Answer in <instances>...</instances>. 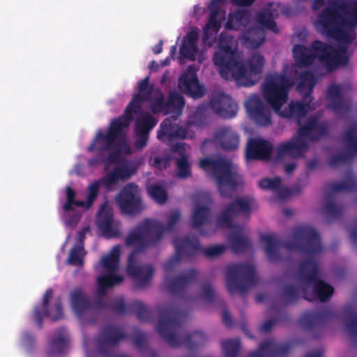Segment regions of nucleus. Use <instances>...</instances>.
<instances>
[{"instance_id": "obj_1", "label": "nucleus", "mask_w": 357, "mask_h": 357, "mask_svg": "<svg viewBox=\"0 0 357 357\" xmlns=\"http://www.w3.org/2000/svg\"><path fill=\"white\" fill-rule=\"evenodd\" d=\"M294 241L281 243L274 234H264L260 237L261 241L266 243L265 251L271 261H278L281 257L279 252L280 246L291 251L296 250L301 255L309 257L303 260L298 268V278L301 284L312 285L313 290L308 292L304 289L305 299L312 301L316 299L321 302L329 301L333 294V287L319 278V268L314 257L322 252L321 237L312 226H299L293 232Z\"/></svg>"}, {"instance_id": "obj_2", "label": "nucleus", "mask_w": 357, "mask_h": 357, "mask_svg": "<svg viewBox=\"0 0 357 357\" xmlns=\"http://www.w3.org/2000/svg\"><path fill=\"white\" fill-rule=\"evenodd\" d=\"M220 74L226 80L234 79L244 86L256 84L261 76L264 65V57L257 52L252 53L245 62L240 61L234 38L222 32L218 45L213 57Z\"/></svg>"}, {"instance_id": "obj_3", "label": "nucleus", "mask_w": 357, "mask_h": 357, "mask_svg": "<svg viewBox=\"0 0 357 357\" xmlns=\"http://www.w3.org/2000/svg\"><path fill=\"white\" fill-rule=\"evenodd\" d=\"M357 24V0H334L317 15L316 29L323 35L351 44L354 37L347 31Z\"/></svg>"}, {"instance_id": "obj_4", "label": "nucleus", "mask_w": 357, "mask_h": 357, "mask_svg": "<svg viewBox=\"0 0 357 357\" xmlns=\"http://www.w3.org/2000/svg\"><path fill=\"white\" fill-rule=\"evenodd\" d=\"M159 314L157 331L170 346L184 345L189 350H195L206 342L207 337L201 331H195L183 337L178 335L184 314L175 305L161 307Z\"/></svg>"}, {"instance_id": "obj_5", "label": "nucleus", "mask_w": 357, "mask_h": 357, "mask_svg": "<svg viewBox=\"0 0 357 357\" xmlns=\"http://www.w3.org/2000/svg\"><path fill=\"white\" fill-rule=\"evenodd\" d=\"M111 121L106 132L99 130L89 146V152H96V155L87 162L89 167H93L104 163L106 167L111 164L116 163L120 157L123 147L129 148L126 143H120L119 141L125 136V129Z\"/></svg>"}, {"instance_id": "obj_6", "label": "nucleus", "mask_w": 357, "mask_h": 357, "mask_svg": "<svg viewBox=\"0 0 357 357\" xmlns=\"http://www.w3.org/2000/svg\"><path fill=\"white\" fill-rule=\"evenodd\" d=\"M181 219L178 210L171 212L167 222L162 223L151 220L139 222L126 238L127 246L137 245L140 251L157 245L162 238L165 231H172Z\"/></svg>"}, {"instance_id": "obj_7", "label": "nucleus", "mask_w": 357, "mask_h": 357, "mask_svg": "<svg viewBox=\"0 0 357 357\" xmlns=\"http://www.w3.org/2000/svg\"><path fill=\"white\" fill-rule=\"evenodd\" d=\"M173 244L175 247V255L163 264V269L166 273L171 272L185 257L189 258L199 251L206 257L213 258L220 256L225 250V246L223 245H215L202 249L197 236H176L173 240Z\"/></svg>"}, {"instance_id": "obj_8", "label": "nucleus", "mask_w": 357, "mask_h": 357, "mask_svg": "<svg viewBox=\"0 0 357 357\" xmlns=\"http://www.w3.org/2000/svg\"><path fill=\"white\" fill-rule=\"evenodd\" d=\"M199 165L204 170H211L222 197H230L227 188L234 191L242 181L241 176L235 171L232 163L224 158H204L201 160Z\"/></svg>"}, {"instance_id": "obj_9", "label": "nucleus", "mask_w": 357, "mask_h": 357, "mask_svg": "<svg viewBox=\"0 0 357 357\" xmlns=\"http://www.w3.org/2000/svg\"><path fill=\"white\" fill-rule=\"evenodd\" d=\"M294 83L284 74L273 73L268 75L263 84V95L275 113L288 100L290 89Z\"/></svg>"}, {"instance_id": "obj_10", "label": "nucleus", "mask_w": 357, "mask_h": 357, "mask_svg": "<svg viewBox=\"0 0 357 357\" xmlns=\"http://www.w3.org/2000/svg\"><path fill=\"white\" fill-rule=\"evenodd\" d=\"M226 277L227 289L231 294L238 291L243 294L257 282L255 266L248 263L229 266Z\"/></svg>"}, {"instance_id": "obj_11", "label": "nucleus", "mask_w": 357, "mask_h": 357, "mask_svg": "<svg viewBox=\"0 0 357 357\" xmlns=\"http://www.w3.org/2000/svg\"><path fill=\"white\" fill-rule=\"evenodd\" d=\"M154 91V86L150 83L149 77L147 76L140 80L137 83V93L133 95L125 109L124 114L112 121L123 129L128 128L134 119V115L139 114L142 110L144 102L151 100Z\"/></svg>"}, {"instance_id": "obj_12", "label": "nucleus", "mask_w": 357, "mask_h": 357, "mask_svg": "<svg viewBox=\"0 0 357 357\" xmlns=\"http://www.w3.org/2000/svg\"><path fill=\"white\" fill-rule=\"evenodd\" d=\"M116 202L123 213L137 215L143 210L142 198L137 185H126L116 197Z\"/></svg>"}, {"instance_id": "obj_13", "label": "nucleus", "mask_w": 357, "mask_h": 357, "mask_svg": "<svg viewBox=\"0 0 357 357\" xmlns=\"http://www.w3.org/2000/svg\"><path fill=\"white\" fill-rule=\"evenodd\" d=\"M52 296L53 289H47L43 296L42 304L34 307L32 314L33 319L40 329L43 328V317H51L53 321L60 320L63 317L62 302L60 297L56 298L53 306L49 307L50 301Z\"/></svg>"}, {"instance_id": "obj_14", "label": "nucleus", "mask_w": 357, "mask_h": 357, "mask_svg": "<svg viewBox=\"0 0 357 357\" xmlns=\"http://www.w3.org/2000/svg\"><path fill=\"white\" fill-rule=\"evenodd\" d=\"M252 200L248 197H238L225 206L216 218L217 225L221 227H233V218L243 213L251 212Z\"/></svg>"}, {"instance_id": "obj_15", "label": "nucleus", "mask_w": 357, "mask_h": 357, "mask_svg": "<svg viewBox=\"0 0 357 357\" xmlns=\"http://www.w3.org/2000/svg\"><path fill=\"white\" fill-rule=\"evenodd\" d=\"M356 188V182L352 176H348L342 181L331 183L327 185L326 199L328 202L324 206L326 214L331 218H339L343 213L344 208L332 202L333 194L339 192H352Z\"/></svg>"}, {"instance_id": "obj_16", "label": "nucleus", "mask_w": 357, "mask_h": 357, "mask_svg": "<svg viewBox=\"0 0 357 357\" xmlns=\"http://www.w3.org/2000/svg\"><path fill=\"white\" fill-rule=\"evenodd\" d=\"M126 338L127 334L119 326L107 325L101 330L97 337V350L100 354L107 355Z\"/></svg>"}, {"instance_id": "obj_17", "label": "nucleus", "mask_w": 357, "mask_h": 357, "mask_svg": "<svg viewBox=\"0 0 357 357\" xmlns=\"http://www.w3.org/2000/svg\"><path fill=\"white\" fill-rule=\"evenodd\" d=\"M127 273L136 280L138 288H143L150 284L153 275L154 268L150 264H138L137 263V253L133 251L128 257Z\"/></svg>"}, {"instance_id": "obj_18", "label": "nucleus", "mask_w": 357, "mask_h": 357, "mask_svg": "<svg viewBox=\"0 0 357 357\" xmlns=\"http://www.w3.org/2000/svg\"><path fill=\"white\" fill-rule=\"evenodd\" d=\"M198 274V271L192 268L174 278H165L166 288L172 296L183 297L188 287L197 280Z\"/></svg>"}, {"instance_id": "obj_19", "label": "nucleus", "mask_w": 357, "mask_h": 357, "mask_svg": "<svg viewBox=\"0 0 357 357\" xmlns=\"http://www.w3.org/2000/svg\"><path fill=\"white\" fill-rule=\"evenodd\" d=\"M178 86L183 93L193 98H202L205 94V89L199 82L197 70L194 66H190L182 74L178 79Z\"/></svg>"}, {"instance_id": "obj_20", "label": "nucleus", "mask_w": 357, "mask_h": 357, "mask_svg": "<svg viewBox=\"0 0 357 357\" xmlns=\"http://www.w3.org/2000/svg\"><path fill=\"white\" fill-rule=\"evenodd\" d=\"M343 87L341 85L332 84L328 86L327 98L329 103L327 108L331 109L335 115L343 116L351 109V102L343 96Z\"/></svg>"}, {"instance_id": "obj_21", "label": "nucleus", "mask_w": 357, "mask_h": 357, "mask_svg": "<svg viewBox=\"0 0 357 357\" xmlns=\"http://www.w3.org/2000/svg\"><path fill=\"white\" fill-rule=\"evenodd\" d=\"M294 347L292 341L278 342L268 339L261 342L259 349L250 354L248 357H283L287 356Z\"/></svg>"}, {"instance_id": "obj_22", "label": "nucleus", "mask_w": 357, "mask_h": 357, "mask_svg": "<svg viewBox=\"0 0 357 357\" xmlns=\"http://www.w3.org/2000/svg\"><path fill=\"white\" fill-rule=\"evenodd\" d=\"M312 100H305V96H303L302 100L290 101L287 107L284 109L280 108V111L276 114L281 117L294 120L300 126L302 120L306 117L309 112L315 109V107L312 105Z\"/></svg>"}, {"instance_id": "obj_23", "label": "nucleus", "mask_w": 357, "mask_h": 357, "mask_svg": "<svg viewBox=\"0 0 357 357\" xmlns=\"http://www.w3.org/2000/svg\"><path fill=\"white\" fill-rule=\"evenodd\" d=\"M344 137L349 151L333 155L329 160L331 167H336L349 162L357 154V123H354L346 130Z\"/></svg>"}, {"instance_id": "obj_24", "label": "nucleus", "mask_w": 357, "mask_h": 357, "mask_svg": "<svg viewBox=\"0 0 357 357\" xmlns=\"http://www.w3.org/2000/svg\"><path fill=\"white\" fill-rule=\"evenodd\" d=\"M336 317V313L329 307L305 312L300 322L306 329L321 328L326 321Z\"/></svg>"}, {"instance_id": "obj_25", "label": "nucleus", "mask_w": 357, "mask_h": 357, "mask_svg": "<svg viewBox=\"0 0 357 357\" xmlns=\"http://www.w3.org/2000/svg\"><path fill=\"white\" fill-rule=\"evenodd\" d=\"M174 116L165 119L160 125L158 138L162 142L169 143L178 139H185L188 134L185 128L177 123Z\"/></svg>"}, {"instance_id": "obj_26", "label": "nucleus", "mask_w": 357, "mask_h": 357, "mask_svg": "<svg viewBox=\"0 0 357 357\" xmlns=\"http://www.w3.org/2000/svg\"><path fill=\"white\" fill-rule=\"evenodd\" d=\"M208 105L215 114L224 119L234 117L238 111V105L223 92L213 95Z\"/></svg>"}, {"instance_id": "obj_27", "label": "nucleus", "mask_w": 357, "mask_h": 357, "mask_svg": "<svg viewBox=\"0 0 357 357\" xmlns=\"http://www.w3.org/2000/svg\"><path fill=\"white\" fill-rule=\"evenodd\" d=\"M249 116L258 125L267 126L271 123L270 111L257 96H252L245 102Z\"/></svg>"}, {"instance_id": "obj_28", "label": "nucleus", "mask_w": 357, "mask_h": 357, "mask_svg": "<svg viewBox=\"0 0 357 357\" xmlns=\"http://www.w3.org/2000/svg\"><path fill=\"white\" fill-rule=\"evenodd\" d=\"M213 142L222 150L231 151L238 148L240 137L238 132L231 126H223L215 130Z\"/></svg>"}, {"instance_id": "obj_29", "label": "nucleus", "mask_w": 357, "mask_h": 357, "mask_svg": "<svg viewBox=\"0 0 357 357\" xmlns=\"http://www.w3.org/2000/svg\"><path fill=\"white\" fill-rule=\"evenodd\" d=\"M272 151L273 146L271 142L261 139H252L248 144L245 157L248 160L267 161L271 159Z\"/></svg>"}, {"instance_id": "obj_30", "label": "nucleus", "mask_w": 357, "mask_h": 357, "mask_svg": "<svg viewBox=\"0 0 357 357\" xmlns=\"http://www.w3.org/2000/svg\"><path fill=\"white\" fill-rule=\"evenodd\" d=\"M308 149V145L303 137L295 140L285 142L280 144L276 149L275 160H280L285 155L293 158L301 156Z\"/></svg>"}, {"instance_id": "obj_31", "label": "nucleus", "mask_w": 357, "mask_h": 357, "mask_svg": "<svg viewBox=\"0 0 357 357\" xmlns=\"http://www.w3.org/2000/svg\"><path fill=\"white\" fill-rule=\"evenodd\" d=\"M328 130L326 123H320L317 118H309L305 124L300 125L298 135L311 141H317L324 137Z\"/></svg>"}, {"instance_id": "obj_32", "label": "nucleus", "mask_w": 357, "mask_h": 357, "mask_svg": "<svg viewBox=\"0 0 357 357\" xmlns=\"http://www.w3.org/2000/svg\"><path fill=\"white\" fill-rule=\"evenodd\" d=\"M70 301L74 312L79 317L92 311L94 307L97 308L81 288H75L70 292Z\"/></svg>"}, {"instance_id": "obj_33", "label": "nucleus", "mask_w": 357, "mask_h": 357, "mask_svg": "<svg viewBox=\"0 0 357 357\" xmlns=\"http://www.w3.org/2000/svg\"><path fill=\"white\" fill-rule=\"evenodd\" d=\"M69 335L65 327L56 330V335L49 342L46 354L48 356L63 354L68 347Z\"/></svg>"}, {"instance_id": "obj_34", "label": "nucleus", "mask_w": 357, "mask_h": 357, "mask_svg": "<svg viewBox=\"0 0 357 357\" xmlns=\"http://www.w3.org/2000/svg\"><path fill=\"white\" fill-rule=\"evenodd\" d=\"M98 222L100 229L107 238L118 237L119 230L113 227L112 214L106 203L101 205L98 214Z\"/></svg>"}, {"instance_id": "obj_35", "label": "nucleus", "mask_w": 357, "mask_h": 357, "mask_svg": "<svg viewBox=\"0 0 357 357\" xmlns=\"http://www.w3.org/2000/svg\"><path fill=\"white\" fill-rule=\"evenodd\" d=\"M251 13L248 9H236L228 15L225 29L227 30H241L249 24Z\"/></svg>"}, {"instance_id": "obj_36", "label": "nucleus", "mask_w": 357, "mask_h": 357, "mask_svg": "<svg viewBox=\"0 0 357 357\" xmlns=\"http://www.w3.org/2000/svg\"><path fill=\"white\" fill-rule=\"evenodd\" d=\"M199 34L196 29H192L184 36L180 47L181 55L191 61H195L198 52L197 42Z\"/></svg>"}, {"instance_id": "obj_37", "label": "nucleus", "mask_w": 357, "mask_h": 357, "mask_svg": "<svg viewBox=\"0 0 357 357\" xmlns=\"http://www.w3.org/2000/svg\"><path fill=\"white\" fill-rule=\"evenodd\" d=\"M337 41L340 44L337 48L333 47L329 60L326 66L331 70L339 66H345L349 63L348 45L349 44L345 42Z\"/></svg>"}, {"instance_id": "obj_38", "label": "nucleus", "mask_w": 357, "mask_h": 357, "mask_svg": "<svg viewBox=\"0 0 357 357\" xmlns=\"http://www.w3.org/2000/svg\"><path fill=\"white\" fill-rule=\"evenodd\" d=\"M315 84L316 77L314 73L310 70H305L299 76L297 90L303 96H305V100H313L312 93Z\"/></svg>"}, {"instance_id": "obj_39", "label": "nucleus", "mask_w": 357, "mask_h": 357, "mask_svg": "<svg viewBox=\"0 0 357 357\" xmlns=\"http://www.w3.org/2000/svg\"><path fill=\"white\" fill-rule=\"evenodd\" d=\"M185 99L182 95L176 91L169 92L166 100L165 114H172L175 118L181 115L185 106Z\"/></svg>"}, {"instance_id": "obj_40", "label": "nucleus", "mask_w": 357, "mask_h": 357, "mask_svg": "<svg viewBox=\"0 0 357 357\" xmlns=\"http://www.w3.org/2000/svg\"><path fill=\"white\" fill-rule=\"evenodd\" d=\"M123 280V277L112 273H108L100 275L97 278V294L102 298L106 294L107 289L114 287L115 285L121 284Z\"/></svg>"}, {"instance_id": "obj_41", "label": "nucleus", "mask_w": 357, "mask_h": 357, "mask_svg": "<svg viewBox=\"0 0 357 357\" xmlns=\"http://www.w3.org/2000/svg\"><path fill=\"white\" fill-rule=\"evenodd\" d=\"M278 16L277 11L271 8H265L261 10L257 15V21L262 29H268L278 33L279 30L275 21Z\"/></svg>"}, {"instance_id": "obj_42", "label": "nucleus", "mask_w": 357, "mask_h": 357, "mask_svg": "<svg viewBox=\"0 0 357 357\" xmlns=\"http://www.w3.org/2000/svg\"><path fill=\"white\" fill-rule=\"evenodd\" d=\"M95 305L98 309H109L117 314L131 312L130 303L127 305L122 296L116 298L109 304L106 303L102 298H98L95 301Z\"/></svg>"}, {"instance_id": "obj_43", "label": "nucleus", "mask_w": 357, "mask_h": 357, "mask_svg": "<svg viewBox=\"0 0 357 357\" xmlns=\"http://www.w3.org/2000/svg\"><path fill=\"white\" fill-rule=\"evenodd\" d=\"M293 55L298 68L308 67L314 62L310 47H307L304 45H294Z\"/></svg>"}, {"instance_id": "obj_44", "label": "nucleus", "mask_w": 357, "mask_h": 357, "mask_svg": "<svg viewBox=\"0 0 357 357\" xmlns=\"http://www.w3.org/2000/svg\"><path fill=\"white\" fill-rule=\"evenodd\" d=\"M332 48L333 46L319 40H314L310 45L314 60L318 59L321 63L326 66L332 52Z\"/></svg>"}, {"instance_id": "obj_45", "label": "nucleus", "mask_w": 357, "mask_h": 357, "mask_svg": "<svg viewBox=\"0 0 357 357\" xmlns=\"http://www.w3.org/2000/svg\"><path fill=\"white\" fill-rule=\"evenodd\" d=\"M245 45L252 49L259 47L265 40L264 31L257 27H250L243 33Z\"/></svg>"}, {"instance_id": "obj_46", "label": "nucleus", "mask_w": 357, "mask_h": 357, "mask_svg": "<svg viewBox=\"0 0 357 357\" xmlns=\"http://www.w3.org/2000/svg\"><path fill=\"white\" fill-rule=\"evenodd\" d=\"M121 250L119 245H115L109 253L102 257L101 265L108 273H114L119 267Z\"/></svg>"}, {"instance_id": "obj_47", "label": "nucleus", "mask_w": 357, "mask_h": 357, "mask_svg": "<svg viewBox=\"0 0 357 357\" xmlns=\"http://www.w3.org/2000/svg\"><path fill=\"white\" fill-rule=\"evenodd\" d=\"M140 115L135 123V132L149 133L157 125L158 120L148 112H139Z\"/></svg>"}, {"instance_id": "obj_48", "label": "nucleus", "mask_w": 357, "mask_h": 357, "mask_svg": "<svg viewBox=\"0 0 357 357\" xmlns=\"http://www.w3.org/2000/svg\"><path fill=\"white\" fill-rule=\"evenodd\" d=\"M301 287L298 288L293 284L285 285L282 290V299L286 304L290 305L297 302L300 298L305 299L304 289H307V285L301 284Z\"/></svg>"}, {"instance_id": "obj_49", "label": "nucleus", "mask_w": 357, "mask_h": 357, "mask_svg": "<svg viewBox=\"0 0 357 357\" xmlns=\"http://www.w3.org/2000/svg\"><path fill=\"white\" fill-rule=\"evenodd\" d=\"M211 216V210L206 206H197L192 215V227L199 229L202 226L206 225Z\"/></svg>"}, {"instance_id": "obj_50", "label": "nucleus", "mask_w": 357, "mask_h": 357, "mask_svg": "<svg viewBox=\"0 0 357 357\" xmlns=\"http://www.w3.org/2000/svg\"><path fill=\"white\" fill-rule=\"evenodd\" d=\"M229 243L235 253L243 252L251 247L250 241L248 237L242 236L236 232L230 234Z\"/></svg>"}, {"instance_id": "obj_51", "label": "nucleus", "mask_w": 357, "mask_h": 357, "mask_svg": "<svg viewBox=\"0 0 357 357\" xmlns=\"http://www.w3.org/2000/svg\"><path fill=\"white\" fill-rule=\"evenodd\" d=\"M149 102H150V109L153 114L162 113L164 115L165 114L166 100L164 94L160 89L155 90L154 94Z\"/></svg>"}, {"instance_id": "obj_52", "label": "nucleus", "mask_w": 357, "mask_h": 357, "mask_svg": "<svg viewBox=\"0 0 357 357\" xmlns=\"http://www.w3.org/2000/svg\"><path fill=\"white\" fill-rule=\"evenodd\" d=\"M131 312L135 313L137 319L141 321H150L153 317L152 312L146 308L144 303L139 301H134L130 303Z\"/></svg>"}, {"instance_id": "obj_53", "label": "nucleus", "mask_w": 357, "mask_h": 357, "mask_svg": "<svg viewBox=\"0 0 357 357\" xmlns=\"http://www.w3.org/2000/svg\"><path fill=\"white\" fill-rule=\"evenodd\" d=\"M222 347L225 357H238L241 348V341L236 338L222 342Z\"/></svg>"}, {"instance_id": "obj_54", "label": "nucleus", "mask_w": 357, "mask_h": 357, "mask_svg": "<svg viewBox=\"0 0 357 357\" xmlns=\"http://www.w3.org/2000/svg\"><path fill=\"white\" fill-rule=\"evenodd\" d=\"M85 255L82 245H75L69 252L68 263L72 266H82Z\"/></svg>"}, {"instance_id": "obj_55", "label": "nucleus", "mask_w": 357, "mask_h": 357, "mask_svg": "<svg viewBox=\"0 0 357 357\" xmlns=\"http://www.w3.org/2000/svg\"><path fill=\"white\" fill-rule=\"evenodd\" d=\"M345 311L351 314L350 318L345 323L346 330L357 344V314L353 312L350 306L347 307Z\"/></svg>"}, {"instance_id": "obj_56", "label": "nucleus", "mask_w": 357, "mask_h": 357, "mask_svg": "<svg viewBox=\"0 0 357 357\" xmlns=\"http://www.w3.org/2000/svg\"><path fill=\"white\" fill-rule=\"evenodd\" d=\"M149 195L158 204H162L167 201L166 190L160 185L153 184L148 188Z\"/></svg>"}, {"instance_id": "obj_57", "label": "nucleus", "mask_w": 357, "mask_h": 357, "mask_svg": "<svg viewBox=\"0 0 357 357\" xmlns=\"http://www.w3.org/2000/svg\"><path fill=\"white\" fill-rule=\"evenodd\" d=\"M119 179L128 180L131 176L136 174L137 168L135 165L123 164L114 168Z\"/></svg>"}, {"instance_id": "obj_58", "label": "nucleus", "mask_w": 357, "mask_h": 357, "mask_svg": "<svg viewBox=\"0 0 357 357\" xmlns=\"http://www.w3.org/2000/svg\"><path fill=\"white\" fill-rule=\"evenodd\" d=\"M177 176L181 178H187L191 176L190 166L186 155H183L176 161Z\"/></svg>"}, {"instance_id": "obj_59", "label": "nucleus", "mask_w": 357, "mask_h": 357, "mask_svg": "<svg viewBox=\"0 0 357 357\" xmlns=\"http://www.w3.org/2000/svg\"><path fill=\"white\" fill-rule=\"evenodd\" d=\"M100 182L96 180L91 183L87 188V197H86V208L89 209L93 205L94 201L98 197Z\"/></svg>"}, {"instance_id": "obj_60", "label": "nucleus", "mask_w": 357, "mask_h": 357, "mask_svg": "<svg viewBox=\"0 0 357 357\" xmlns=\"http://www.w3.org/2000/svg\"><path fill=\"white\" fill-rule=\"evenodd\" d=\"M98 181L107 190L111 191L114 190V187L119 183V179L113 169Z\"/></svg>"}, {"instance_id": "obj_61", "label": "nucleus", "mask_w": 357, "mask_h": 357, "mask_svg": "<svg viewBox=\"0 0 357 357\" xmlns=\"http://www.w3.org/2000/svg\"><path fill=\"white\" fill-rule=\"evenodd\" d=\"M281 183V178L279 176H275L273 178H264L261 179L259 181V186L262 189L277 190L280 188Z\"/></svg>"}, {"instance_id": "obj_62", "label": "nucleus", "mask_w": 357, "mask_h": 357, "mask_svg": "<svg viewBox=\"0 0 357 357\" xmlns=\"http://www.w3.org/2000/svg\"><path fill=\"white\" fill-rule=\"evenodd\" d=\"M218 9H211L209 19L204 28L211 29L213 31L218 32L221 28V22L218 20Z\"/></svg>"}, {"instance_id": "obj_63", "label": "nucleus", "mask_w": 357, "mask_h": 357, "mask_svg": "<svg viewBox=\"0 0 357 357\" xmlns=\"http://www.w3.org/2000/svg\"><path fill=\"white\" fill-rule=\"evenodd\" d=\"M277 190H278V195L280 198L284 199L291 196L298 195L301 192L302 189L300 185L297 184L291 188L287 187L281 188L280 186Z\"/></svg>"}, {"instance_id": "obj_64", "label": "nucleus", "mask_w": 357, "mask_h": 357, "mask_svg": "<svg viewBox=\"0 0 357 357\" xmlns=\"http://www.w3.org/2000/svg\"><path fill=\"white\" fill-rule=\"evenodd\" d=\"M66 202L63 205V209L65 212L73 211L74 208L73 207V205L74 201L75 200V191L70 186H67L66 188Z\"/></svg>"}]
</instances>
